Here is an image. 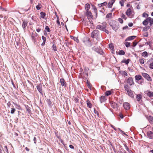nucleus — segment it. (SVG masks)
<instances>
[{"label": "nucleus", "mask_w": 153, "mask_h": 153, "mask_svg": "<svg viewBox=\"0 0 153 153\" xmlns=\"http://www.w3.org/2000/svg\"><path fill=\"white\" fill-rule=\"evenodd\" d=\"M137 100L139 101H140L142 98V95L140 94H138L137 96Z\"/></svg>", "instance_id": "obj_21"}, {"label": "nucleus", "mask_w": 153, "mask_h": 153, "mask_svg": "<svg viewBox=\"0 0 153 153\" xmlns=\"http://www.w3.org/2000/svg\"><path fill=\"white\" fill-rule=\"evenodd\" d=\"M136 37L135 36H131L128 37L126 40V41H129L134 39Z\"/></svg>", "instance_id": "obj_14"}, {"label": "nucleus", "mask_w": 153, "mask_h": 153, "mask_svg": "<svg viewBox=\"0 0 153 153\" xmlns=\"http://www.w3.org/2000/svg\"><path fill=\"white\" fill-rule=\"evenodd\" d=\"M86 14L88 17V18H92V17H93L92 14L91 12H90V11H86Z\"/></svg>", "instance_id": "obj_12"}, {"label": "nucleus", "mask_w": 153, "mask_h": 153, "mask_svg": "<svg viewBox=\"0 0 153 153\" xmlns=\"http://www.w3.org/2000/svg\"><path fill=\"white\" fill-rule=\"evenodd\" d=\"M147 118L149 120V122L153 124V117L151 116H149L147 117Z\"/></svg>", "instance_id": "obj_11"}, {"label": "nucleus", "mask_w": 153, "mask_h": 153, "mask_svg": "<svg viewBox=\"0 0 153 153\" xmlns=\"http://www.w3.org/2000/svg\"><path fill=\"white\" fill-rule=\"evenodd\" d=\"M40 30H41L39 28H38L36 29V31L38 32H39L40 31Z\"/></svg>", "instance_id": "obj_61"}, {"label": "nucleus", "mask_w": 153, "mask_h": 153, "mask_svg": "<svg viewBox=\"0 0 153 153\" xmlns=\"http://www.w3.org/2000/svg\"><path fill=\"white\" fill-rule=\"evenodd\" d=\"M118 21L120 22L121 24L123 23V20L121 18H119L118 19Z\"/></svg>", "instance_id": "obj_44"}, {"label": "nucleus", "mask_w": 153, "mask_h": 153, "mask_svg": "<svg viewBox=\"0 0 153 153\" xmlns=\"http://www.w3.org/2000/svg\"><path fill=\"white\" fill-rule=\"evenodd\" d=\"M42 39L43 40V41L45 42L46 41V38L44 36H42Z\"/></svg>", "instance_id": "obj_52"}, {"label": "nucleus", "mask_w": 153, "mask_h": 153, "mask_svg": "<svg viewBox=\"0 0 153 153\" xmlns=\"http://www.w3.org/2000/svg\"><path fill=\"white\" fill-rule=\"evenodd\" d=\"M56 23L58 25H60V22L58 19L56 21Z\"/></svg>", "instance_id": "obj_59"}, {"label": "nucleus", "mask_w": 153, "mask_h": 153, "mask_svg": "<svg viewBox=\"0 0 153 153\" xmlns=\"http://www.w3.org/2000/svg\"><path fill=\"white\" fill-rule=\"evenodd\" d=\"M147 135L148 137L150 138H153V132L149 131L147 132Z\"/></svg>", "instance_id": "obj_10"}, {"label": "nucleus", "mask_w": 153, "mask_h": 153, "mask_svg": "<svg viewBox=\"0 0 153 153\" xmlns=\"http://www.w3.org/2000/svg\"><path fill=\"white\" fill-rule=\"evenodd\" d=\"M60 82L62 86H64L65 87H66V83L63 79H60Z\"/></svg>", "instance_id": "obj_9"}, {"label": "nucleus", "mask_w": 153, "mask_h": 153, "mask_svg": "<svg viewBox=\"0 0 153 153\" xmlns=\"http://www.w3.org/2000/svg\"><path fill=\"white\" fill-rule=\"evenodd\" d=\"M40 14L41 18L43 19H44L45 16V13L43 12H41L40 13Z\"/></svg>", "instance_id": "obj_25"}, {"label": "nucleus", "mask_w": 153, "mask_h": 153, "mask_svg": "<svg viewBox=\"0 0 153 153\" xmlns=\"http://www.w3.org/2000/svg\"><path fill=\"white\" fill-rule=\"evenodd\" d=\"M111 106L113 107V108H115L117 106V105L115 103L113 102L112 103Z\"/></svg>", "instance_id": "obj_32"}, {"label": "nucleus", "mask_w": 153, "mask_h": 153, "mask_svg": "<svg viewBox=\"0 0 153 153\" xmlns=\"http://www.w3.org/2000/svg\"><path fill=\"white\" fill-rule=\"evenodd\" d=\"M111 94V91H107L105 93V95L107 96L110 95V94Z\"/></svg>", "instance_id": "obj_27"}, {"label": "nucleus", "mask_w": 153, "mask_h": 153, "mask_svg": "<svg viewBox=\"0 0 153 153\" xmlns=\"http://www.w3.org/2000/svg\"><path fill=\"white\" fill-rule=\"evenodd\" d=\"M135 79L137 80H140L142 78V76L141 75H138L135 76Z\"/></svg>", "instance_id": "obj_19"}, {"label": "nucleus", "mask_w": 153, "mask_h": 153, "mask_svg": "<svg viewBox=\"0 0 153 153\" xmlns=\"http://www.w3.org/2000/svg\"><path fill=\"white\" fill-rule=\"evenodd\" d=\"M106 33H107V34H108L109 33V31L108 30H107L105 28L104 30H103Z\"/></svg>", "instance_id": "obj_55"}, {"label": "nucleus", "mask_w": 153, "mask_h": 153, "mask_svg": "<svg viewBox=\"0 0 153 153\" xmlns=\"http://www.w3.org/2000/svg\"><path fill=\"white\" fill-rule=\"evenodd\" d=\"M122 74L123 75H124L126 76H127L128 75L126 71H122Z\"/></svg>", "instance_id": "obj_40"}, {"label": "nucleus", "mask_w": 153, "mask_h": 153, "mask_svg": "<svg viewBox=\"0 0 153 153\" xmlns=\"http://www.w3.org/2000/svg\"><path fill=\"white\" fill-rule=\"evenodd\" d=\"M118 129H119V130L121 132V133H122V134H124L126 135V134L122 130H121V129H120V128H118Z\"/></svg>", "instance_id": "obj_48"}, {"label": "nucleus", "mask_w": 153, "mask_h": 153, "mask_svg": "<svg viewBox=\"0 0 153 153\" xmlns=\"http://www.w3.org/2000/svg\"><path fill=\"white\" fill-rule=\"evenodd\" d=\"M15 110V109L13 108H12L11 110L10 111V113L12 114H13L14 113Z\"/></svg>", "instance_id": "obj_42"}, {"label": "nucleus", "mask_w": 153, "mask_h": 153, "mask_svg": "<svg viewBox=\"0 0 153 153\" xmlns=\"http://www.w3.org/2000/svg\"><path fill=\"white\" fill-rule=\"evenodd\" d=\"M107 4V3L106 2H105L103 3L100 4H98V5L100 7L104 6L106 5Z\"/></svg>", "instance_id": "obj_24"}, {"label": "nucleus", "mask_w": 153, "mask_h": 153, "mask_svg": "<svg viewBox=\"0 0 153 153\" xmlns=\"http://www.w3.org/2000/svg\"><path fill=\"white\" fill-rule=\"evenodd\" d=\"M112 14L111 13H109L107 14L106 16V17L107 18H109L111 17Z\"/></svg>", "instance_id": "obj_37"}, {"label": "nucleus", "mask_w": 153, "mask_h": 153, "mask_svg": "<svg viewBox=\"0 0 153 153\" xmlns=\"http://www.w3.org/2000/svg\"><path fill=\"white\" fill-rule=\"evenodd\" d=\"M127 82L130 85H131L134 84V82H133V79L131 77H129L128 78Z\"/></svg>", "instance_id": "obj_6"}, {"label": "nucleus", "mask_w": 153, "mask_h": 153, "mask_svg": "<svg viewBox=\"0 0 153 153\" xmlns=\"http://www.w3.org/2000/svg\"><path fill=\"white\" fill-rule=\"evenodd\" d=\"M52 48L53 50L54 51H57L56 45H55L53 44L52 46Z\"/></svg>", "instance_id": "obj_35"}, {"label": "nucleus", "mask_w": 153, "mask_h": 153, "mask_svg": "<svg viewBox=\"0 0 153 153\" xmlns=\"http://www.w3.org/2000/svg\"><path fill=\"white\" fill-rule=\"evenodd\" d=\"M45 29L48 31V32H50V29L48 26H46Z\"/></svg>", "instance_id": "obj_38"}, {"label": "nucleus", "mask_w": 153, "mask_h": 153, "mask_svg": "<svg viewBox=\"0 0 153 153\" xmlns=\"http://www.w3.org/2000/svg\"><path fill=\"white\" fill-rule=\"evenodd\" d=\"M128 25L129 27H131L133 26V24L132 23H129L128 24Z\"/></svg>", "instance_id": "obj_58"}, {"label": "nucleus", "mask_w": 153, "mask_h": 153, "mask_svg": "<svg viewBox=\"0 0 153 153\" xmlns=\"http://www.w3.org/2000/svg\"><path fill=\"white\" fill-rule=\"evenodd\" d=\"M16 108H17V109L19 110H20L21 108L20 106L17 105H16Z\"/></svg>", "instance_id": "obj_51"}, {"label": "nucleus", "mask_w": 153, "mask_h": 153, "mask_svg": "<svg viewBox=\"0 0 153 153\" xmlns=\"http://www.w3.org/2000/svg\"><path fill=\"white\" fill-rule=\"evenodd\" d=\"M94 113L95 114H97V115L98 116H99V113H98V112L97 111H95L94 109Z\"/></svg>", "instance_id": "obj_56"}, {"label": "nucleus", "mask_w": 153, "mask_h": 153, "mask_svg": "<svg viewBox=\"0 0 153 153\" xmlns=\"http://www.w3.org/2000/svg\"><path fill=\"white\" fill-rule=\"evenodd\" d=\"M113 29L115 30H117L118 28V27L117 24H115L113 25H111Z\"/></svg>", "instance_id": "obj_17"}, {"label": "nucleus", "mask_w": 153, "mask_h": 153, "mask_svg": "<svg viewBox=\"0 0 153 153\" xmlns=\"http://www.w3.org/2000/svg\"><path fill=\"white\" fill-rule=\"evenodd\" d=\"M105 28V27L104 26L100 25H98L97 26V28L99 29L100 30L103 31L104 29Z\"/></svg>", "instance_id": "obj_13"}, {"label": "nucleus", "mask_w": 153, "mask_h": 153, "mask_svg": "<svg viewBox=\"0 0 153 153\" xmlns=\"http://www.w3.org/2000/svg\"><path fill=\"white\" fill-rule=\"evenodd\" d=\"M123 106L124 108L126 110L129 109L130 108V104L127 102L124 103L123 104Z\"/></svg>", "instance_id": "obj_5"}, {"label": "nucleus", "mask_w": 153, "mask_h": 153, "mask_svg": "<svg viewBox=\"0 0 153 153\" xmlns=\"http://www.w3.org/2000/svg\"><path fill=\"white\" fill-rule=\"evenodd\" d=\"M37 88L38 91L42 94V86L41 85H39L37 86Z\"/></svg>", "instance_id": "obj_8"}, {"label": "nucleus", "mask_w": 153, "mask_h": 153, "mask_svg": "<svg viewBox=\"0 0 153 153\" xmlns=\"http://www.w3.org/2000/svg\"><path fill=\"white\" fill-rule=\"evenodd\" d=\"M93 9H94V12L97 15V10L96 7L95 6H93Z\"/></svg>", "instance_id": "obj_30"}, {"label": "nucleus", "mask_w": 153, "mask_h": 153, "mask_svg": "<svg viewBox=\"0 0 153 153\" xmlns=\"http://www.w3.org/2000/svg\"><path fill=\"white\" fill-rule=\"evenodd\" d=\"M139 62L140 63L143 64L144 63V59H139Z\"/></svg>", "instance_id": "obj_28"}, {"label": "nucleus", "mask_w": 153, "mask_h": 153, "mask_svg": "<svg viewBox=\"0 0 153 153\" xmlns=\"http://www.w3.org/2000/svg\"><path fill=\"white\" fill-rule=\"evenodd\" d=\"M137 43L135 42H133V44L134 46H135L137 45Z\"/></svg>", "instance_id": "obj_64"}, {"label": "nucleus", "mask_w": 153, "mask_h": 153, "mask_svg": "<svg viewBox=\"0 0 153 153\" xmlns=\"http://www.w3.org/2000/svg\"><path fill=\"white\" fill-rule=\"evenodd\" d=\"M120 118L122 119L123 118V116L121 114H120Z\"/></svg>", "instance_id": "obj_62"}, {"label": "nucleus", "mask_w": 153, "mask_h": 153, "mask_svg": "<svg viewBox=\"0 0 153 153\" xmlns=\"http://www.w3.org/2000/svg\"><path fill=\"white\" fill-rule=\"evenodd\" d=\"M125 149L128 151H129V148H128V147L126 146V145H125Z\"/></svg>", "instance_id": "obj_53"}, {"label": "nucleus", "mask_w": 153, "mask_h": 153, "mask_svg": "<svg viewBox=\"0 0 153 153\" xmlns=\"http://www.w3.org/2000/svg\"><path fill=\"white\" fill-rule=\"evenodd\" d=\"M45 43V42L43 41L42 43V44L41 45L42 46H43L44 45Z\"/></svg>", "instance_id": "obj_63"}, {"label": "nucleus", "mask_w": 153, "mask_h": 153, "mask_svg": "<svg viewBox=\"0 0 153 153\" xmlns=\"http://www.w3.org/2000/svg\"><path fill=\"white\" fill-rule=\"evenodd\" d=\"M145 94L150 97H153V92L152 91H147L145 92Z\"/></svg>", "instance_id": "obj_7"}, {"label": "nucleus", "mask_w": 153, "mask_h": 153, "mask_svg": "<svg viewBox=\"0 0 153 153\" xmlns=\"http://www.w3.org/2000/svg\"><path fill=\"white\" fill-rule=\"evenodd\" d=\"M143 76L147 80L149 81H151V78L149 76V75L146 74L145 73H143L142 74Z\"/></svg>", "instance_id": "obj_4"}, {"label": "nucleus", "mask_w": 153, "mask_h": 153, "mask_svg": "<svg viewBox=\"0 0 153 153\" xmlns=\"http://www.w3.org/2000/svg\"><path fill=\"white\" fill-rule=\"evenodd\" d=\"M125 53V52L123 50H121L119 51V54L120 55H123Z\"/></svg>", "instance_id": "obj_29"}, {"label": "nucleus", "mask_w": 153, "mask_h": 153, "mask_svg": "<svg viewBox=\"0 0 153 153\" xmlns=\"http://www.w3.org/2000/svg\"><path fill=\"white\" fill-rule=\"evenodd\" d=\"M114 2V0H111L110 2H109L108 4V8H111Z\"/></svg>", "instance_id": "obj_15"}, {"label": "nucleus", "mask_w": 153, "mask_h": 153, "mask_svg": "<svg viewBox=\"0 0 153 153\" xmlns=\"http://www.w3.org/2000/svg\"><path fill=\"white\" fill-rule=\"evenodd\" d=\"M142 55L144 57H147L149 55V53L147 52L144 51L142 53Z\"/></svg>", "instance_id": "obj_20"}, {"label": "nucleus", "mask_w": 153, "mask_h": 153, "mask_svg": "<svg viewBox=\"0 0 153 153\" xmlns=\"http://www.w3.org/2000/svg\"><path fill=\"white\" fill-rule=\"evenodd\" d=\"M126 15L130 18L133 17L134 15V13L132 9L131 8H128L126 12Z\"/></svg>", "instance_id": "obj_1"}, {"label": "nucleus", "mask_w": 153, "mask_h": 153, "mask_svg": "<svg viewBox=\"0 0 153 153\" xmlns=\"http://www.w3.org/2000/svg\"><path fill=\"white\" fill-rule=\"evenodd\" d=\"M74 40L76 41V42L78 43L79 42V40L77 38L74 37Z\"/></svg>", "instance_id": "obj_43"}, {"label": "nucleus", "mask_w": 153, "mask_h": 153, "mask_svg": "<svg viewBox=\"0 0 153 153\" xmlns=\"http://www.w3.org/2000/svg\"><path fill=\"white\" fill-rule=\"evenodd\" d=\"M41 8V6L39 5H37L36 6V8L38 10H39Z\"/></svg>", "instance_id": "obj_54"}, {"label": "nucleus", "mask_w": 153, "mask_h": 153, "mask_svg": "<svg viewBox=\"0 0 153 153\" xmlns=\"http://www.w3.org/2000/svg\"><path fill=\"white\" fill-rule=\"evenodd\" d=\"M27 26V22L26 21H24L22 25V27L24 29Z\"/></svg>", "instance_id": "obj_22"}, {"label": "nucleus", "mask_w": 153, "mask_h": 153, "mask_svg": "<svg viewBox=\"0 0 153 153\" xmlns=\"http://www.w3.org/2000/svg\"><path fill=\"white\" fill-rule=\"evenodd\" d=\"M148 19L150 25H151L153 24V19L150 17H148Z\"/></svg>", "instance_id": "obj_23"}, {"label": "nucleus", "mask_w": 153, "mask_h": 153, "mask_svg": "<svg viewBox=\"0 0 153 153\" xmlns=\"http://www.w3.org/2000/svg\"><path fill=\"white\" fill-rule=\"evenodd\" d=\"M130 43L128 42H126L125 43V45L127 47H129L130 45Z\"/></svg>", "instance_id": "obj_33"}, {"label": "nucleus", "mask_w": 153, "mask_h": 153, "mask_svg": "<svg viewBox=\"0 0 153 153\" xmlns=\"http://www.w3.org/2000/svg\"><path fill=\"white\" fill-rule=\"evenodd\" d=\"M105 99V97L104 96H101L100 98V101L102 102V101H103V100Z\"/></svg>", "instance_id": "obj_46"}, {"label": "nucleus", "mask_w": 153, "mask_h": 153, "mask_svg": "<svg viewBox=\"0 0 153 153\" xmlns=\"http://www.w3.org/2000/svg\"><path fill=\"white\" fill-rule=\"evenodd\" d=\"M109 47L110 48L111 50L113 49L114 48V47L112 44H109Z\"/></svg>", "instance_id": "obj_45"}, {"label": "nucleus", "mask_w": 153, "mask_h": 153, "mask_svg": "<svg viewBox=\"0 0 153 153\" xmlns=\"http://www.w3.org/2000/svg\"><path fill=\"white\" fill-rule=\"evenodd\" d=\"M69 147L71 149H74V146H73L72 145H70L69 146Z\"/></svg>", "instance_id": "obj_60"}, {"label": "nucleus", "mask_w": 153, "mask_h": 153, "mask_svg": "<svg viewBox=\"0 0 153 153\" xmlns=\"http://www.w3.org/2000/svg\"><path fill=\"white\" fill-rule=\"evenodd\" d=\"M87 105L90 108H91L92 107V105L89 101H87Z\"/></svg>", "instance_id": "obj_34"}, {"label": "nucleus", "mask_w": 153, "mask_h": 153, "mask_svg": "<svg viewBox=\"0 0 153 153\" xmlns=\"http://www.w3.org/2000/svg\"><path fill=\"white\" fill-rule=\"evenodd\" d=\"M149 22L148 18L145 19L143 22V24L144 25H147Z\"/></svg>", "instance_id": "obj_16"}, {"label": "nucleus", "mask_w": 153, "mask_h": 153, "mask_svg": "<svg viewBox=\"0 0 153 153\" xmlns=\"http://www.w3.org/2000/svg\"><path fill=\"white\" fill-rule=\"evenodd\" d=\"M118 129H119V130L121 132V133H122V134H124L126 135V134L122 130H121V129H120V128H118Z\"/></svg>", "instance_id": "obj_50"}, {"label": "nucleus", "mask_w": 153, "mask_h": 153, "mask_svg": "<svg viewBox=\"0 0 153 153\" xmlns=\"http://www.w3.org/2000/svg\"><path fill=\"white\" fill-rule=\"evenodd\" d=\"M99 31L98 30H96L93 31L91 33V36L93 38H96L98 33Z\"/></svg>", "instance_id": "obj_3"}, {"label": "nucleus", "mask_w": 153, "mask_h": 153, "mask_svg": "<svg viewBox=\"0 0 153 153\" xmlns=\"http://www.w3.org/2000/svg\"><path fill=\"white\" fill-rule=\"evenodd\" d=\"M4 151L8 153V150L6 146H4Z\"/></svg>", "instance_id": "obj_39"}, {"label": "nucleus", "mask_w": 153, "mask_h": 153, "mask_svg": "<svg viewBox=\"0 0 153 153\" xmlns=\"http://www.w3.org/2000/svg\"><path fill=\"white\" fill-rule=\"evenodd\" d=\"M148 14L145 13H143V17H144L146 18V17H148Z\"/></svg>", "instance_id": "obj_36"}, {"label": "nucleus", "mask_w": 153, "mask_h": 153, "mask_svg": "<svg viewBox=\"0 0 153 153\" xmlns=\"http://www.w3.org/2000/svg\"><path fill=\"white\" fill-rule=\"evenodd\" d=\"M149 68L152 69H153V62L151 63L149 65Z\"/></svg>", "instance_id": "obj_41"}, {"label": "nucleus", "mask_w": 153, "mask_h": 153, "mask_svg": "<svg viewBox=\"0 0 153 153\" xmlns=\"http://www.w3.org/2000/svg\"><path fill=\"white\" fill-rule=\"evenodd\" d=\"M125 90L127 92V94L128 95L131 97H134V94L133 91L130 89L128 88L127 86H125Z\"/></svg>", "instance_id": "obj_2"}, {"label": "nucleus", "mask_w": 153, "mask_h": 153, "mask_svg": "<svg viewBox=\"0 0 153 153\" xmlns=\"http://www.w3.org/2000/svg\"><path fill=\"white\" fill-rule=\"evenodd\" d=\"M121 17L123 18L126 19V16L123 14H122L121 16Z\"/></svg>", "instance_id": "obj_47"}, {"label": "nucleus", "mask_w": 153, "mask_h": 153, "mask_svg": "<svg viewBox=\"0 0 153 153\" xmlns=\"http://www.w3.org/2000/svg\"><path fill=\"white\" fill-rule=\"evenodd\" d=\"M87 83L88 86V88H90L91 87L90 84L88 81H87Z\"/></svg>", "instance_id": "obj_57"}, {"label": "nucleus", "mask_w": 153, "mask_h": 153, "mask_svg": "<svg viewBox=\"0 0 153 153\" xmlns=\"http://www.w3.org/2000/svg\"><path fill=\"white\" fill-rule=\"evenodd\" d=\"M130 60L129 59H128L127 60H124L122 61L123 62H124L126 63V64H127L129 62Z\"/></svg>", "instance_id": "obj_26"}, {"label": "nucleus", "mask_w": 153, "mask_h": 153, "mask_svg": "<svg viewBox=\"0 0 153 153\" xmlns=\"http://www.w3.org/2000/svg\"><path fill=\"white\" fill-rule=\"evenodd\" d=\"M90 7V5L89 4H85V9L86 11H88Z\"/></svg>", "instance_id": "obj_18"}, {"label": "nucleus", "mask_w": 153, "mask_h": 153, "mask_svg": "<svg viewBox=\"0 0 153 153\" xmlns=\"http://www.w3.org/2000/svg\"><path fill=\"white\" fill-rule=\"evenodd\" d=\"M124 0H122L120 1V3L121 5L123 7L124 6Z\"/></svg>", "instance_id": "obj_31"}, {"label": "nucleus", "mask_w": 153, "mask_h": 153, "mask_svg": "<svg viewBox=\"0 0 153 153\" xmlns=\"http://www.w3.org/2000/svg\"><path fill=\"white\" fill-rule=\"evenodd\" d=\"M118 129H119V130L121 132V133H122V134H124L126 135V134L122 130H121V129H120V128H118Z\"/></svg>", "instance_id": "obj_49"}]
</instances>
